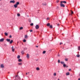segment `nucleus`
<instances>
[{
  "label": "nucleus",
  "mask_w": 80,
  "mask_h": 80,
  "mask_svg": "<svg viewBox=\"0 0 80 80\" xmlns=\"http://www.w3.org/2000/svg\"><path fill=\"white\" fill-rule=\"evenodd\" d=\"M6 41H7V42H10V44H12V43H13V42L12 40H11L10 41V39H6Z\"/></svg>",
  "instance_id": "1"
},
{
  "label": "nucleus",
  "mask_w": 80,
  "mask_h": 80,
  "mask_svg": "<svg viewBox=\"0 0 80 80\" xmlns=\"http://www.w3.org/2000/svg\"><path fill=\"white\" fill-rule=\"evenodd\" d=\"M60 6L61 7H65V5L63 4L62 2H61Z\"/></svg>",
  "instance_id": "2"
},
{
  "label": "nucleus",
  "mask_w": 80,
  "mask_h": 80,
  "mask_svg": "<svg viewBox=\"0 0 80 80\" xmlns=\"http://www.w3.org/2000/svg\"><path fill=\"white\" fill-rule=\"evenodd\" d=\"M15 2V0H11L10 1V3H14Z\"/></svg>",
  "instance_id": "3"
},
{
  "label": "nucleus",
  "mask_w": 80,
  "mask_h": 80,
  "mask_svg": "<svg viewBox=\"0 0 80 80\" xmlns=\"http://www.w3.org/2000/svg\"><path fill=\"white\" fill-rule=\"evenodd\" d=\"M36 29H38L39 28V26L38 25H37L35 26Z\"/></svg>",
  "instance_id": "4"
},
{
  "label": "nucleus",
  "mask_w": 80,
  "mask_h": 80,
  "mask_svg": "<svg viewBox=\"0 0 80 80\" xmlns=\"http://www.w3.org/2000/svg\"><path fill=\"white\" fill-rule=\"evenodd\" d=\"M4 38H2V39H0V42H2L4 41Z\"/></svg>",
  "instance_id": "5"
},
{
  "label": "nucleus",
  "mask_w": 80,
  "mask_h": 80,
  "mask_svg": "<svg viewBox=\"0 0 80 80\" xmlns=\"http://www.w3.org/2000/svg\"><path fill=\"white\" fill-rule=\"evenodd\" d=\"M22 61V59H18V62H21Z\"/></svg>",
  "instance_id": "6"
},
{
  "label": "nucleus",
  "mask_w": 80,
  "mask_h": 80,
  "mask_svg": "<svg viewBox=\"0 0 80 80\" xmlns=\"http://www.w3.org/2000/svg\"><path fill=\"white\" fill-rule=\"evenodd\" d=\"M28 21L29 22H30V23H32V21L31 20V19L30 18H29L28 19Z\"/></svg>",
  "instance_id": "7"
},
{
  "label": "nucleus",
  "mask_w": 80,
  "mask_h": 80,
  "mask_svg": "<svg viewBox=\"0 0 80 80\" xmlns=\"http://www.w3.org/2000/svg\"><path fill=\"white\" fill-rule=\"evenodd\" d=\"M26 57L27 58H29V54H28V53L27 54Z\"/></svg>",
  "instance_id": "8"
},
{
  "label": "nucleus",
  "mask_w": 80,
  "mask_h": 80,
  "mask_svg": "<svg viewBox=\"0 0 80 80\" xmlns=\"http://www.w3.org/2000/svg\"><path fill=\"white\" fill-rule=\"evenodd\" d=\"M1 67L2 68H4V66H3V64H2L1 65Z\"/></svg>",
  "instance_id": "9"
},
{
  "label": "nucleus",
  "mask_w": 80,
  "mask_h": 80,
  "mask_svg": "<svg viewBox=\"0 0 80 80\" xmlns=\"http://www.w3.org/2000/svg\"><path fill=\"white\" fill-rule=\"evenodd\" d=\"M61 3H67V2L65 1H61Z\"/></svg>",
  "instance_id": "10"
},
{
  "label": "nucleus",
  "mask_w": 80,
  "mask_h": 80,
  "mask_svg": "<svg viewBox=\"0 0 80 80\" xmlns=\"http://www.w3.org/2000/svg\"><path fill=\"white\" fill-rule=\"evenodd\" d=\"M17 6H18L16 4L14 5V8H17Z\"/></svg>",
  "instance_id": "11"
},
{
  "label": "nucleus",
  "mask_w": 80,
  "mask_h": 80,
  "mask_svg": "<svg viewBox=\"0 0 80 80\" xmlns=\"http://www.w3.org/2000/svg\"><path fill=\"white\" fill-rule=\"evenodd\" d=\"M66 75L67 76L69 75H70V72H67L66 73Z\"/></svg>",
  "instance_id": "12"
},
{
  "label": "nucleus",
  "mask_w": 80,
  "mask_h": 80,
  "mask_svg": "<svg viewBox=\"0 0 80 80\" xmlns=\"http://www.w3.org/2000/svg\"><path fill=\"white\" fill-rule=\"evenodd\" d=\"M28 36H27V35H25V38L26 39H27L28 38Z\"/></svg>",
  "instance_id": "13"
},
{
  "label": "nucleus",
  "mask_w": 80,
  "mask_h": 80,
  "mask_svg": "<svg viewBox=\"0 0 80 80\" xmlns=\"http://www.w3.org/2000/svg\"><path fill=\"white\" fill-rule=\"evenodd\" d=\"M21 53L22 55H23L24 53H25V52H24V51H21Z\"/></svg>",
  "instance_id": "14"
},
{
  "label": "nucleus",
  "mask_w": 80,
  "mask_h": 80,
  "mask_svg": "<svg viewBox=\"0 0 80 80\" xmlns=\"http://www.w3.org/2000/svg\"><path fill=\"white\" fill-rule=\"evenodd\" d=\"M61 64H62V65H63L64 64H65V62H64L61 61Z\"/></svg>",
  "instance_id": "15"
},
{
  "label": "nucleus",
  "mask_w": 80,
  "mask_h": 80,
  "mask_svg": "<svg viewBox=\"0 0 80 80\" xmlns=\"http://www.w3.org/2000/svg\"><path fill=\"white\" fill-rule=\"evenodd\" d=\"M42 5L44 6H46V5H47V3H42Z\"/></svg>",
  "instance_id": "16"
},
{
  "label": "nucleus",
  "mask_w": 80,
  "mask_h": 80,
  "mask_svg": "<svg viewBox=\"0 0 80 80\" xmlns=\"http://www.w3.org/2000/svg\"><path fill=\"white\" fill-rule=\"evenodd\" d=\"M16 4L18 6V5L20 4V2H17Z\"/></svg>",
  "instance_id": "17"
},
{
  "label": "nucleus",
  "mask_w": 80,
  "mask_h": 80,
  "mask_svg": "<svg viewBox=\"0 0 80 80\" xmlns=\"http://www.w3.org/2000/svg\"><path fill=\"white\" fill-rule=\"evenodd\" d=\"M50 25V23H48L47 24V26L48 27H49Z\"/></svg>",
  "instance_id": "18"
},
{
  "label": "nucleus",
  "mask_w": 80,
  "mask_h": 80,
  "mask_svg": "<svg viewBox=\"0 0 80 80\" xmlns=\"http://www.w3.org/2000/svg\"><path fill=\"white\" fill-rule=\"evenodd\" d=\"M4 34L6 36H8V33L7 32L4 33Z\"/></svg>",
  "instance_id": "19"
},
{
  "label": "nucleus",
  "mask_w": 80,
  "mask_h": 80,
  "mask_svg": "<svg viewBox=\"0 0 80 80\" xmlns=\"http://www.w3.org/2000/svg\"><path fill=\"white\" fill-rule=\"evenodd\" d=\"M18 65H22V62L18 63Z\"/></svg>",
  "instance_id": "20"
},
{
  "label": "nucleus",
  "mask_w": 80,
  "mask_h": 80,
  "mask_svg": "<svg viewBox=\"0 0 80 80\" xmlns=\"http://www.w3.org/2000/svg\"><path fill=\"white\" fill-rule=\"evenodd\" d=\"M20 58V56L18 55V56L17 57V58H18V59H19V58Z\"/></svg>",
  "instance_id": "21"
},
{
  "label": "nucleus",
  "mask_w": 80,
  "mask_h": 80,
  "mask_svg": "<svg viewBox=\"0 0 80 80\" xmlns=\"http://www.w3.org/2000/svg\"><path fill=\"white\" fill-rule=\"evenodd\" d=\"M45 53H46V51H43L42 53L43 54H45Z\"/></svg>",
  "instance_id": "22"
},
{
  "label": "nucleus",
  "mask_w": 80,
  "mask_h": 80,
  "mask_svg": "<svg viewBox=\"0 0 80 80\" xmlns=\"http://www.w3.org/2000/svg\"><path fill=\"white\" fill-rule=\"evenodd\" d=\"M63 67L64 68L66 67V64L65 63L64 64H63Z\"/></svg>",
  "instance_id": "23"
},
{
  "label": "nucleus",
  "mask_w": 80,
  "mask_h": 80,
  "mask_svg": "<svg viewBox=\"0 0 80 80\" xmlns=\"http://www.w3.org/2000/svg\"><path fill=\"white\" fill-rule=\"evenodd\" d=\"M50 26V28H53V26H52V25H51Z\"/></svg>",
  "instance_id": "24"
},
{
  "label": "nucleus",
  "mask_w": 80,
  "mask_h": 80,
  "mask_svg": "<svg viewBox=\"0 0 80 80\" xmlns=\"http://www.w3.org/2000/svg\"><path fill=\"white\" fill-rule=\"evenodd\" d=\"M36 70H40V68H39L38 67L36 68Z\"/></svg>",
  "instance_id": "25"
},
{
  "label": "nucleus",
  "mask_w": 80,
  "mask_h": 80,
  "mask_svg": "<svg viewBox=\"0 0 80 80\" xmlns=\"http://www.w3.org/2000/svg\"><path fill=\"white\" fill-rule=\"evenodd\" d=\"M53 75L54 76H56V75H57V73H56V72H55L54 73Z\"/></svg>",
  "instance_id": "26"
},
{
  "label": "nucleus",
  "mask_w": 80,
  "mask_h": 80,
  "mask_svg": "<svg viewBox=\"0 0 80 80\" xmlns=\"http://www.w3.org/2000/svg\"><path fill=\"white\" fill-rule=\"evenodd\" d=\"M23 42H26L27 40H26V39H23Z\"/></svg>",
  "instance_id": "27"
},
{
  "label": "nucleus",
  "mask_w": 80,
  "mask_h": 80,
  "mask_svg": "<svg viewBox=\"0 0 80 80\" xmlns=\"http://www.w3.org/2000/svg\"><path fill=\"white\" fill-rule=\"evenodd\" d=\"M17 16L18 17H20V13H18Z\"/></svg>",
  "instance_id": "28"
},
{
  "label": "nucleus",
  "mask_w": 80,
  "mask_h": 80,
  "mask_svg": "<svg viewBox=\"0 0 80 80\" xmlns=\"http://www.w3.org/2000/svg\"><path fill=\"white\" fill-rule=\"evenodd\" d=\"M76 56L77 57H80V55L78 54Z\"/></svg>",
  "instance_id": "29"
},
{
  "label": "nucleus",
  "mask_w": 80,
  "mask_h": 80,
  "mask_svg": "<svg viewBox=\"0 0 80 80\" xmlns=\"http://www.w3.org/2000/svg\"><path fill=\"white\" fill-rule=\"evenodd\" d=\"M23 27H21L20 28V30H22V29H23Z\"/></svg>",
  "instance_id": "30"
},
{
  "label": "nucleus",
  "mask_w": 80,
  "mask_h": 80,
  "mask_svg": "<svg viewBox=\"0 0 80 80\" xmlns=\"http://www.w3.org/2000/svg\"><path fill=\"white\" fill-rule=\"evenodd\" d=\"M31 26H33V23H31L30 24Z\"/></svg>",
  "instance_id": "31"
},
{
  "label": "nucleus",
  "mask_w": 80,
  "mask_h": 80,
  "mask_svg": "<svg viewBox=\"0 0 80 80\" xmlns=\"http://www.w3.org/2000/svg\"><path fill=\"white\" fill-rule=\"evenodd\" d=\"M78 50H80V46H79L78 48Z\"/></svg>",
  "instance_id": "32"
},
{
  "label": "nucleus",
  "mask_w": 80,
  "mask_h": 80,
  "mask_svg": "<svg viewBox=\"0 0 80 80\" xmlns=\"http://www.w3.org/2000/svg\"><path fill=\"white\" fill-rule=\"evenodd\" d=\"M58 63H60V60L59 59L58 60Z\"/></svg>",
  "instance_id": "33"
},
{
  "label": "nucleus",
  "mask_w": 80,
  "mask_h": 80,
  "mask_svg": "<svg viewBox=\"0 0 80 80\" xmlns=\"http://www.w3.org/2000/svg\"><path fill=\"white\" fill-rule=\"evenodd\" d=\"M60 0H57V1H56V2H57V3H58V2H59V1Z\"/></svg>",
  "instance_id": "34"
},
{
  "label": "nucleus",
  "mask_w": 80,
  "mask_h": 80,
  "mask_svg": "<svg viewBox=\"0 0 80 80\" xmlns=\"http://www.w3.org/2000/svg\"><path fill=\"white\" fill-rule=\"evenodd\" d=\"M65 61H66V62H67V61H68V59L66 58L65 59Z\"/></svg>",
  "instance_id": "35"
},
{
  "label": "nucleus",
  "mask_w": 80,
  "mask_h": 80,
  "mask_svg": "<svg viewBox=\"0 0 80 80\" xmlns=\"http://www.w3.org/2000/svg\"><path fill=\"white\" fill-rule=\"evenodd\" d=\"M12 52H14V51H15V49H12Z\"/></svg>",
  "instance_id": "36"
},
{
  "label": "nucleus",
  "mask_w": 80,
  "mask_h": 80,
  "mask_svg": "<svg viewBox=\"0 0 80 80\" xmlns=\"http://www.w3.org/2000/svg\"><path fill=\"white\" fill-rule=\"evenodd\" d=\"M33 32V30H32V29H31L30 30V32Z\"/></svg>",
  "instance_id": "37"
},
{
  "label": "nucleus",
  "mask_w": 80,
  "mask_h": 80,
  "mask_svg": "<svg viewBox=\"0 0 80 80\" xmlns=\"http://www.w3.org/2000/svg\"><path fill=\"white\" fill-rule=\"evenodd\" d=\"M24 49V50H27V48H25Z\"/></svg>",
  "instance_id": "38"
},
{
  "label": "nucleus",
  "mask_w": 80,
  "mask_h": 80,
  "mask_svg": "<svg viewBox=\"0 0 80 80\" xmlns=\"http://www.w3.org/2000/svg\"><path fill=\"white\" fill-rule=\"evenodd\" d=\"M66 68H68V65H66Z\"/></svg>",
  "instance_id": "39"
},
{
  "label": "nucleus",
  "mask_w": 80,
  "mask_h": 80,
  "mask_svg": "<svg viewBox=\"0 0 80 80\" xmlns=\"http://www.w3.org/2000/svg\"><path fill=\"white\" fill-rule=\"evenodd\" d=\"M59 8V7L58 6H57V8H56L57 9H58Z\"/></svg>",
  "instance_id": "40"
},
{
  "label": "nucleus",
  "mask_w": 80,
  "mask_h": 80,
  "mask_svg": "<svg viewBox=\"0 0 80 80\" xmlns=\"http://www.w3.org/2000/svg\"><path fill=\"white\" fill-rule=\"evenodd\" d=\"M9 37H10V38H12V35H10L9 36Z\"/></svg>",
  "instance_id": "41"
},
{
  "label": "nucleus",
  "mask_w": 80,
  "mask_h": 80,
  "mask_svg": "<svg viewBox=\"0 0 80 80\" xmlns=\"http://www.w3.org/2000/svg\"><path fill=\"white\" fill-rule=\"evenodd\" d=\"M61 44H63V43L62 42H60V45H61Z\"/></svg>",
  "instance_id": "42"
},
{
  "label": "nucleus",
  "mask_w": 80,
  "mask_h": 80,
  "mask_svg": "<svg viewBox=\"0 0 80 80\" xmlns=\"http://www.w3.org/2000/svg\"><path fill=\"white\" fill-rule=\"evenodd\" d=\"M71 13H72V14H73V12L72 11V12H71Z\"/></svg>",
  "instance_id": "43"
},
{
  "label": "nucleus",
  "mask_w": 80,
  "mask_h": 80,
  "mask_svg": "<svg viewBox=\"0 0 80 80\" xmlns=\"http://www.w3.org/2000/svg\"><path fill=\"white\" fill-rule=\"evenodd\" d=\"M13 48H14L13 46H12V49H14Z\"/></svg>",
  "instance_id": "44"
},
{
  "label": "nucleus",
  "mask_w": 80,
  "mask_h": 80,
  "mask_svg": "<svg viewBox=\"0 0 80 80\" xmlns=\"http://www.w3.org/2000/svg\"><path fill=\"white\" fill-rule=\"evenodd\" d=\"M47 20H49V18H47Z\"/></svg>",
  "instance_id": "45"
},
{
  "label": "nucleus",
  "mask_w": 80,
  "mask_h": 80,
  "mask_svg": "<svg viewBox=\"0 0 80 80\" xmlns=\"http://www.w3.org/2000/svg\"><path fill=\"white\" fill-rule=\"evenodd\" d=\"M6 45H7V44H4V46H6Z\"/></svg>",
  "instance_id": "46"
},
{
  "label": "nucleus",
  "mask_w": 80,
  "mask_h": 80,
  "mask_svg": "<svg viewBox=\"0 0 80 80\" xmlns=\"http://www.w3.org/2000/svg\"><path fill=\"white\" fill-rule=\"evenodd\" d=\"M57 25H58V26H59V25H60V24H57Z\"/></svg>",
  "instance_id": "47"
},
{
  "label": "nucleus",
  "mask_w": 80,
  "mask_h": 80,
  "mask_svg": "<svg viewBox=\"0 0 80 80\" xmlns=\"http://www.w3.org/2000/svg\"><path fill=\"white\" fill-rule=\"evenodd\" d=\"M36 47H37V48H38V46H36Z\"/></svg>",
  "instance_id": "48"
},
{
  "label": "nucleus",
  "mask_w": 80,
  "mask_h": 80,
  "mask_svg": "<svg viewBox=\"0 0 80 80\" xmlns=\"http://www.w3.org/2000/svg\"><path fill=\"white\" fill-rule=\"evenodd\" d=\"M71 69H69V71H70L71 70Z\"/></svg>",
  "instance_id": "49"
},
{
  "label": "nucleus",
  "mask_w": 80,
  "mask_h": 80,
  "mask_svg": "<svg viewBox=\"0 0 80 80\" xmlns=\"http://www.w3.org/2000/svg\"><path fill=\"white\" fill-rule=\"evenodd\" d=\"M19 73V72H18V73H17V75H18V74Z\"/></svg>",
  "instance_id": "50"
},
{
  "label": "nucleus",
  "mask_w": 80,
  "mask_h": 80,
  "mask_svg": "<svg viewBox=\"0 0 80 80\" xmlns=\"http://www.w3.org/2000/svg\"><path fill=\"white\" fill-rule=\"evenodd\" d=\"M49 52H52V50H50L49 51Z\"/></svg>",
  "instance_id": "51"
},
{
  "label": "nucleus",
  "mask_w": 80,
  "mask_h": 80,
  "mask_svg": "<svg viewBox=\"0 0 80 80\" xmlns=\"http://www.w3.org/2000/svg\"><path fill=\"white\" fill-rule=\"evenodd\" d=\"M78 80H80V78H79L78 79Z\"/></svg>",
  "instance_id": "52"
},
{
  "label": "nucleus",
  "mask_w": 80,
  "mask_h": 80,
  "mask_svg": "<svg viewBox=\"0 0 80 80\" xmlns=\"http://www.w3.org/2000/svg\"><path fill=\"white\" fill-rule=\"evenodd\" d=\"M72 15V14H69V15Z\"/></svg>",
  "instance_id": "53"
},
{
  "label": "nucleus",
  "mask_w": 80,
  "mask_h": 80,
  "mask_svg": "<svg viewBox=\"0 0 80 80\" xmlns=\"http://www.w3.org/2000/svg\"><path fill=\"white\" fill-rule=\"evenodd\" d=\"M27 17H29V16L27 15Z\"/></svg>",
  "instance_id": "54"
},
{
  "label": "nucleus",
  "mask_w": 80,
  "mask_h": 80,
  "mask_svg": "<svg viewBox=\"0 0 80 80\" xmlns=\"http://www.w3.org/2000/svg\"><path fill=\"white\" fill-rule=\"evenodd\" d=\"M26 75H27L28 74V73H26Z\"/></svg>",
  "instance_id": "55"
},
{
  "label": "nucleus",
  "mask_w": 80,
  "mask_h": 80,
  "mask_svg": "<svg viewBox=\"0 0 80 80\" xmlns=\"http://www.w3.org/2000/svg\"><path fill=\"white\" fill-rule=\"evenodd\" d=\"M80 74H79V76H80Z\"/></svg>",
  "instance_id": "56"
},
{
  "label": "nucleus",
  "mask_w": 80,
  "mask_h": 80,
  "mask_svg": "<svg viewBox=\"0 0 80 80\" xmlns=\"http://www.w3.org/2000/svg\"><path fill=\"white\" fill-rule=\"evenodd\" d=\"M2 0H0V1H2Z\"/></svg>",
  "instance_id": "57"
},
{
  "label": "nucleus",
  "mask_w": 80,
  "mask_h": 80,
  "mask_svg": "<svg viewBox=\"0 0 80 80\" xmlns=\"http://www.w3.org/2000/svg\"><path fill=\"white\" fill-rule=\"evenodd\" d=\"M62 49H63V48H62Z\"/></svg>",
  "instance_id": "58"
},
{
  "label": "nucleus",
  "mask_w": 80,
  "mask_h": 80,
  "mask_svg": "<svg viewBox=\"0 0 80 80\" xmlns=\"http://www.w3.org/2000/svg\"><path fill=\"white\" fill-rule=\"evenodd\" d=\"M73 22V21H72Z\"/></svg>",
  "instance_id": "59"
},
{
  "label": "nucleus",
  "mask_w": 80,
  "mask_h": 80,
  "mask_svg": "<svg viewBox=\"0 0 80 80\" xmlns=\"http://www.w3.org/2000/svg\"><path fill=\"white\" fill-rule=\"evenodd\" d=\"M28 73H29V72H28Z\"/></svg>",
  "instance_id": "60"
},
{
  "label": "nucleus",
  "mask_w": 80,
  "mask_h": 80,
  "mask_svg": "<svg viewBox=\"0 0 80 80\" xmlns=\"http://www.w3.org/2000/svg\"><path fill=\"white\" fill-rule=\"evenodd\" d=\"M58 72H59V71H58Z\"/></svg>",
  "instance_id": "61"
},
{
  "label": "nucleus",
  "mask_w": 80,
  "mask_h": 80,
  "mask_svg": "<svg viewBox=\"0 0 80 80\" xmlns=\"http://www.w3.org/2000/svg\"><path fill=\"white\" fill-rule=\"evenodd\" d=\"M64 45H65V44H64Z\"/></svg>",
  "instance_id": "62"
},
{
  "label": "nucleus",
  "mask_w": 80,
  "mask_h": 80,
  "mask_svg": "<svg viewBox=\"0 0 80 80\" xmlns=\"http://www.w3.org/2000/svg\"><path fill=\"white\" fill-rule=\"evenodd\" d=\"M33 76V75H32V76Z\"/></svg>",
  "instance_id": "63"
},
{
  "label": "nucleus",
  "mask_w": 80,
  "mask_h": 80,
  "mask_svg": "<svg viewBox=\"0 0 80 80\" xmlns=\"http://www.w3.org/2000/svg\"><path fill=\"white\" fill-rule=\"evenodd\" d=\"M58 56H59V55H58Z\"/></svg>",
  "instance_id": "64"
}]
</instances>
